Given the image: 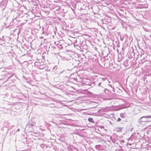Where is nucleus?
Listing matches in <instances>:
<instances>
[{
    "mask_svg": "<svg viewBox=\"0 0 151 151\" xmlns=\"http://www.w3.org/2000/svg\"><path fill=\"white\" fill-rule=\"evenodd\" d=\"M108 85L110 87H111L113 88V90H112V91L114 92L115 91H114V88H113L112 85L111 84H108Z\"/></svg>",
    "mask_w": 151,
    "mask_h": 151,
    "instance_id": "obj_12",
    "label": "nucleus"
},
{
    "mask_svg": "<svg viewBox=\"0 0 151 151\" xmlns=\"http://www.w3.org/2000/svg\"><path fill=\"white\" fill-rule=\"evenodd\" d=\"M101 145H96L95 148L97 150H100L101 148Z\"/></svg>",
    "mask_w": 151,
    "mask_h": 151,
    "instance_id": "obj_9",
    "label": "nucleus"
},
{
    "mask_svg": "<svg viewBox=\"0 0 151 151\" xmlns=\"http://www.w3.org/2000/svg\"><path fill=\"white\" fill-rule=\"evenodd\" d=\"M117 129H119L120 130H122V128H119H119H117Z\"/></svg>",
    "mask_w": 151,
    "mask_h": 151,
    "instance_id": "obj_16",
    "label": "nucleus"
},
{
    "mask_svg": "<svg viewBox=\"0 0 151 151\" xmlns=\"http://www.w3.org/2000/svg\"><path fill=\"white\" fill-rule=\"evenodd\" d=\"M143 29H144V31H145L149 32V31L148 30V29L146 28H144Z\"/></svg>",
    "mask_w": 151,
    "mask_h": 151,
    "instance_id": "obj_15",
    "label": "nucleus"
},
{
    "mask_svg": "<svg viewBox=\"0 0 151 151\" xmlns=\"http://www.w3.org/2000/svg\"><path fill=\"white\" fill-rule=\"evenodd\" d=\"M35 124V123L32 121L31 122H29L28 124L27 125V126H31V127H32L33 126H34Z\"/></svg>",
    "mask_w": 151,
    "mask_h": 151,
    "instance_id": "obj_7",
    "label": "nucleus"
},
{
    "mask_svg": "<svg viewBox=\"0 0 151 151\" xmlns=\"http://www.w3.org/2000/svg\"><path fill=\"white\" fill-rule=\"evenodd\" d=\"M44 145H41V146L42 147V146H43Z\"/></svg>",
    "mask_w": 151,
    "mask_h": 151,
    "instance_id": "obj_19",
    "label": "nucleus"
},
{
    "mask_svg": "<svg viewBox=\"0 0 151 151\" xmlns=\"http://www.w3.org/2000/svg\"><path fill=\"white\" fill-rule=\"evenodd\" d=\"M147 58V54L143 53L142 54L140 57V60L142 63H144L147 61L146 59Z\"/></svg>",
    "mask_w": 151,
    "mask_h": 151,
    "instance_id": "obj_2",
    "label": "nucleus"
},
{
    "mask_svg": "<svg viewBox=\"0 0 151 151\" xmlns=\"http://www.w3.org/2000/svg\"><path fill=\"white\" fill-rule=\"evenodd\" d=\"M144 118H151V115H148L145 116H143L140 118L139 119V120L138 122L140 124H142V122H144V121H142V119Z\"/></svg>",
    "mask_w": 151,
    "mask_h": 151,
    "instance_id": "obj_3",
    "label": "nucleus"
},
{
    "mask_svg": "<svg viewBox=\"0 0 151 151\" xmlns=\"http://www.w3.org/2000/svg\"><path fill=\"white\" fill-rule=\"evenodd\" d=\"M124 58V55H122L121 53L119 54L118 55V61L120 62L122 61Z\"/></svg>",
    "mask_w": 151,
    "mask_h": 151,
    "instance_id": "obj_5",
    "label": "nucleus"
},
{
    "mask_svg": "<svg viewBox=\"0 0 151 151\" xmlns=\"http://www.w3.org/2000/svg\"><path fill=\"white\" fill-rule=\"evenodd\" d=\"M8 3L7 0H2L0 2V8L3 11L6 8Z\"/></svg>",
    "mask_w": 151,
    "mask_h": 151,
    "instance_id": "obj_1",
    "label": "nucleus"
},
{
    "mask_svg": "<svg viewBox=\"0 0 151 151\" xmlns=\"http://www.w3.org/2000/svg\"><path fill=\"white\" fill-rule=\"evenodd\" d=\"M121 120V118H118L117 119V120L116 121H117V122H120Z\"/></svg>",
    "mask_w": 151,
    "mask_h": 151,
    "instance_id": "obj_13",
    "label": "nucleus"
},
{
    "mask_svg": "<svg viewBox=\"0 0 151 151\" xmlns=\"http://www.w3.org/2000/svg\"><path fill=\"white\" fill-rule=\"evenodd\" d=\"M104 92L106 93V92L107 91V92H108L109 91V90L108 89L105 88L104 90Z\"/></svg>",
    "mask_w": 151,
    "mask_h": 151,
    "instance_id": "obj_14",
    "label": "nucleus"
},
{
    "mask_svg": "<svg viewBox=\"0 0 151 151\" xmlns=\"http://www.w3.org/2000/svg\"><path fill=\"white\" fill-rule=\"evenodd\" d=\"M108 82H109V83H110V82H110V81H108Z\"/></svg>",
    "mask_w": 151,
    "mask_h": 151,
    "instance_id": "obj_20",
    "label": "nucleus"
},
{
    "mask_svg": "<svg viewBox=\"0 0 151 151\" xmlns=\"http://www.w3.org/2000/svg\"><path fill=\"white\" fill-rule=\"evenodd\" d=\"M88 121L92 123H94V121H93V118H89L88 119Z\"/></svg>",
    "mask_w": 151,
    "mask_h": 151,
    "instance_id": "obj_11",
    "label": "nucleus"
},
{
    "mask_svg": "<svg viewBox=\"0 0 151 151\" xmlns=\"http://www.w3.org/2000/svg\"><path fill=\"white\" fill-rule=\"evenodd\" d=\"M102 83L101 82H99L98 83L97 82H93V83H91L90 84H89L90 86H91V87L94 86L95 85H97L99 86H101L103 88L104 87L102 86H101V84Z\"/></svg>",
    "mask_w": 151,
    "mask_h": 151,
    "instance_id": "obj_4",
    "label": "nucleus"
},
{
    "mask_svg": "<svg viewBox=\"0 0 151 151\" xmlns=\"http://www.w3.org/2000/svg\"><path fill=\"white\" fill-rule=\"evenodd\" d=\"M44 33V31H43V32L42 33V34H43Z\"/></svg>",
    "mask_w": 151,
    "mask_h": 151,
    "instance_id": "obj_18",
    "label": "nucleus"
},
{
    "mask_svg": "<svg viewBox=\"0 0 151 151\" xmlns=\"http://www.w3.org/2000/svg\"><path fill=\"white\" fill-rule=\"evenodd\" d=\"M120 115V117L122 118H125L127 117L126 114L125 113H121Z\"/></svg>",
    "mask_w": 151,
    "mask_h": 151,
    "instance_id": "obj_8",
    "label": "nucleus"
},
{
    "mask_svg": "<svg viewBox=\"0 0 151 151\" xmlns=\"http://www.w3.org/2000/svg\"><path fill=\"white\" fill-rule=\"evenodd\" d=\"M45 65L44 64V63L42 65H41L40 66H39L38 68L39 69H42L44 68L45 67Z\"/></svg>",
    "mask_w": 151,
    "mask_h": 151,
    "instance_id": "obj_10",
    "label": "nucleus"
},
{
    "mask_svg": "<svg viewBox=\"0 0 151 151\" xmlns=\"http://www.w3.org/2000/svg\"><path fill=\"white\" fill-rule=\"evenodd\" d=\"M142 120V121H144V122H142V124H142V123H144V122H145V121H146L144 120V119H143V120Z\"/></svg>",
    "mask_w": 151,
    "mask_h": 151,
    "instance_id": "obj_17",
    "label": "nucleus"
},
{
    "mask_svg": "<svg viewBox=\"0 0 151 151\" xmlns=\"http://www.w3.org/2000/svg\"><path fill=\"white\" fill-rule=\"evenodd\" d=\"M44 63L42 62H36L35 64V65L37 66V68L39 67V66H40L41 65H42Z\"/></svg>",
    "mask_w": 151,
    "mask_h": 151,
    "instance_id": "obj_6",
    "label": "nucleus"
},
{
    "mask_svg": "<svg viewBox=\"0 0 151 151\" xmlns=\"http://www.w3.org/2000/svg\"><path fill=\"white\" fill-rule=\"evenodd\" d=\"M18 131H19V129H18Z\"/></svg>",
    "mask_w": 151,
    "mask_h": 151,
    "instance_id": "obj_21",
    "label": "nucleus"
}]
</instances>
